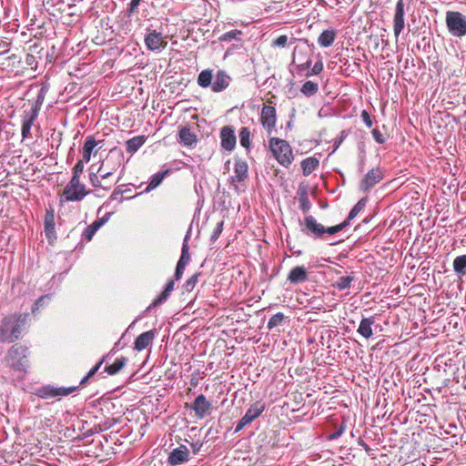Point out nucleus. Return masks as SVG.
Returning <instances> with one entry per match:
<instances>
[{
	"instance_id": "obj_60",
	"label": "nucleus",
	"mask_w": 466,
	"mask_h": 466,
	"mask_svg": "<svg viewBox=\"0 0 466 466\" xmlns=\"http://www.w3.org/2000/svg\"><path fill=\"white\" fill-rule=\"evenodd\" d=\"M190 446L192 448L193 453L197 454L202 447V442L196 441V442L191 443Z\"/></svg>"
},
{
	"instance_id": "obj_61",
	"label": "nucleus",
	"mask_w": 466,
	"mask_h": 466,
	"mask_svg": "<svg viewBox=\"0 0 466 466\" xmlns=\"http://www.w3.org/2000/svg\"><path fill=\"white\" fill-rule=\"evenodd\" d=\"M9 45L10 44L6 41H0V49H4L3 52L0 53V56L8 52Z\"/></svg>"
},
{
	"instance_id": "obj_13",
	"label": "nucleus",
	"mask_w": 466,
	"mask_h": 466,
	"mask_svg": "<svg viewBox=\"0 0 466 466\" xmlns=\"http://www.w3.org/2000/svg\"><path fill=\"white\" fill-rule=\"evenodd\" d=\"M211 407V402L203 394L198 395L190 405V409L194 410L198 419L208 416L210 413Z\"/></svg>"
},
{
	"instance_id": "obj_52",
	"label": "nucleus",
	"mask_w": 466,
	"mask_h": 466,
	"mask_svg": "<svg viewBox=\"0 0 466 466\" xmlns=\"http://www.w3.org/2000/svg\"><path fill=\"white\" fill-rule=\"evenodd\" d=\"M223 225H224L223 221H220L219 223H218L217 227L215 228V229L213 230V232L211 234V237H210L211 241L214 242L219 238L221 232L223 230Z\"/></svg>"
},
{
	"instance_id": "obj_57",
	"label": "nucleus",
	"mask_w": 466,
	"mask_h": 466,
	"mask_svg": "<svg viewBox=\"0 0 466 466\" xmlns=\"http://www.w3.org/2000/svg\"><path fill=\"white\" fill-rule=\"evenodd\" d=\"M141 0H131L128 4V15H131L137 9Z\"/></svg>"
},
{
	"instance_id": "obj_44",
	"label": "nucleus",
	"mask_w": 466,
	"mask_h": 466,
	"mask_svg": "<svg viewBox=\"0 0 466 466\" xmlns=\"http://www.w3.org/2000/svg\"><path fill=\"white\" fill-rule=\"evenodd\" d=\"M167 173H168V170L155 174L152 177L151 181L149 182L148 188H155L157 186H159L161 184L162 180L164 179L165 176Z\"/></svg>"
},
{
	"instance_id": "obj_28",
	"label": "nucleus",
	"mask_w": 466,
	"mask_h": 466,
	"mask_svg": "<svg viewBox=\"0 0 466 466\" xmlns=\"http://www.w3.org/2000/svg\"><path fill=\"white\" fill-rule=\"evenodd\" d=\"M146 139V136L144 135L137 136L128 139L126 142L127 153L134 154L135 152H137L138 148L145 144Z\"/></svg>"
},
{
	"instance_id": "obj_1",
	"label": "nucleus",
	"mask_w": 466,
	"mask_h": 466,
	"mask_svg": "<svg viewBox=\"0 0 466 466\" xmlns=\"http://www.w3.org/2000/svg\"><path fill=\"white\" fill-rule=\"evenodd\" d=\"M28 314H15L5 318L0 328V340L3 342H13L21 334V327L26 321Z\"/></svg>"
},
{
	"instance_id": "obj_18",
	"label": "nucleus",
	"mask_w": 466,
	"mask_h": 466,
	"mask_svg": "<svg viewBox=\"0 0 466 466\" xmlns=\"http://www.w3.org/2000/svg\"><path fill=\"white\" fill-rule=\"evenodd\" d=\"M156 337V329H151L141 333L134 342V350L142 351L152 344Z\"/></svg>"
},
{
	"instance_id": "obj_45",
	"label": "nucleus",
	"mask_w": 466,
	"mask_h": 466,
	"mask_svg": "<svg viewBox=\"0 0 466 466\" xmlns=\"http://www.w3.org/2000/svg\"><path fill=\"white\" fill-rule=\"evenodd\" d=\"M45 231H46V235L48 238H51L52 237H54L55 235V222H54V218L53 216H51V218L48 219V218H46V221H45Z\"/></svg>"
},
{
	"instance_id": "obj_20",
	"label": "nucleus",
	"mask_w": 466,
	"mask_h": 466,
	"mask_svg": "<svg viewBox=\"0 0 466 466\" xmlns=\"http://www.w3.org/2000/svg\"><path fill=\"white\" fill-rule=\"evenodd\" d=\"M97 146V142L94 136H88L86 138V141L84 143V147L82 148V159L88 163L91 159V155L94 154L95 156L97 154L98 150L96 149Z\"/></svg>"
},
{
	"instance_id": "obj_51",
	"label": "nucleus",
	"mask_w": 466,
	"mask_h": 466,
	"mask_svg": "<svg viewBox=\"0 0 466 466\" xmlns=\"http://www.w3.org/2000/svg\"><path fill=\"white\" fill-rule=\"evenodd\" d=\"M50 299V296L49 295H43L41 296L34 304L33 308H32V313L33 314H35L36 310L39 309V308L41 306H43L46 300H49Z\"/></svg>"
},
{
	"instance_id": "obj_6",
	"label": "nucleus",
	"mask_w": 466,
	"mask_h": 466,
	"mask_svg": "<svg viewBox=\"0 0 466 466\" xmlns=\"http://www.w3.org/2000/svg\"><path fill=\"white\" fill-rule=\"evenodd\" d=\"M446 25L450 33L454 36H464L466 35V16L457 11L446 13Z\"/></svg>"
},
{
	"instance_id": "obj_36",
	"label": "nucleus",
	"mask_w": 466,
	"mask_h": 466,
	"mask_svg": "<svg viewBox=\"0 0 466 466\" xmlns=\"http://www.w3.org/2000/svg\"><path fill=\"white\" fill-rule=\"evenodd\" d=\"M319 91V85L313 81H306L301 88L300 92L305 95L306 96H311L317 94Z\"/></svg>"
},
{
	"instance_id": "obj_38",
	"label": "nucleus",
	"mask_w": 466,
	"mask_h": 466,
	"mask_svg": "<svg viewBox=\"0 0 466 466\" xmlns=\"http://www.w3.org/2000/svg\"><path fill=\"white\" fill-rule=\"evenodd\" d=\"M243 33L240 30L234 29L229 32H227L223 35H221L218 37V41L220 42H230L232 40H238L239 41L241 39Z\"/></svg>"
},
{
	"instance_id": "obj_54",
	"label": "nucleus",
	"mask_w": 466,
	"mask_h": 466,
	"mask_svg": "<svg viewBox=\"0 0 466 466\" xmlns=\"http://www.w3.org/2000/svg\"><path fill=\"white\" fill-rule=\"evenodd\" d=\"M346 430V424L342 423L333 433L329 436V440H335L340 437Z\"/></svg>"
},
{
	"instance_id": "obj_26",
	"label": "nucleus",
	"mask_w": 466,
	"mask_h": 466,
	"mask_svg": "<svg viewBox=\"0 0 466 466\" xmlns=\"http://www.w3.org/2000/svg\"><path fill=\"white\" fill-rule=\"evenodd\" d=\"M174 286H175L174 280L173 279L168 280L165 287V289L153 300V302L149 306V309L155 308V307L162 304L163 302H165L167 299V298L169 297L170 293L173 291Z\"/></svg>"
},
{
	"instance_id": "obj_43",
	"label": "nucleus",
	"mask_w": 466,
	"mask_h": 466,
	"mask_svg": "<svg viewBox=\"0 0 466 466\" xmlns=\"http://www.w3.org/2000/svg\"><path fill=\"white\" fill-rule=\"evenodd\" d=\"M353 280V278L351 276H343V277H340L337 283H336V287L339 289V290H343V289H346L350 287L351 285V282Z\"/></svg>"
},
{
	"instance_id": "obj_39",
	"label": "nucleus",
	"mask_w": 466,
	"mask_h": 466,
	"mask_svg": "<svg viewBox=\"0 0 466 466\" xmlns=\"http://www.w3.org/2000/svg\"><path fill=\"white\" fill-rule=\"evenodd\" d=\"M367 201L368 198H363L360 199L350 211L349 216L345 221H349L350 223V220H352L365 208Z\"/></svg>"
},
{
	"instance_id": "obj_46",
	"label": "nucleus",
	"mask_w": 466,
	"mask_h": 466,
	"mask_svg": "<svg viewBox=\"0 0 466 466\" xmlns=\"http://www.w3.org/2000/svg\"><path fill=\"white\" fill-rule=\"evenodd\" d=\"M348 226H349V221H343L342 223L336 225V226L328 227V228L324 227V234H326V233L329 234V235L336 234L339 231L344 229Z\"/></svg>"
},
{
	"instance_id": "obj_29",
	"label": "nucleus",
	"mask_w": 466,
	"mask_h": 466,
	"mask_svg": "<svg viewBox=\"0 0 466 466\" xmlns=\"http://www.w3.org/2000/svg\"><path fill=\"white\" fill-rule=\"evenodd\" d=\"M336 37V33L333 29L329 30H324L318 38V43L322 47H329L330 46Z\"/></svg>"
},
{
	"instance_id": "obj_24",
	"label": "nucleus",
	"mask_w": 466,
	"mask_h": 466,
	"mask_svg": "<svg viewBox=\"0 0 466 466\" xmlns=\"http://www.w3.org/2000/svg\"><path fill=\"white\" fill-rule=\"evenodd\" d=\"M248 167L245 160L238 159L235 162L233 181L242 182L248 177Z\"/></svg>"
},
{
	"instance_id": "obj_33",
	"label": "nucleus",
	"mask_w": 466,
	"mask_h": 466,
	"mask_svg": "<svg viewBox=\"0 0 466 466\" xmlns=\"http://www.w3.org/2000/svg\"><path fill=\"white\" fill-rule=\"evenodd\" d=\"M453 269L460 277L466 275V255H461L453 260Z\"/></svg>"
},
{
	"instance_id": "obj_3",
	"label": "nucleus",
	"mask_w": 466,
	"mask_h": 466,
	"mask_svg": "<svg viewBox=\"0 0 466 466\" xmlns=\"http://www.w3.org/2000/svg\"><path fill=\"white\" fill-rule=\"evenodd\" d=\"M123 158L124 155L120 148L114 147L109 151L97 169V173H99L102 180L108 179L118 170L122 165Z\"/></svg>"
},
{
	"instance_id": "obj_9",
	"label": "nucleus",
	"mask_w": 466,
	"mask_h": 466,
	"mask_svg": "<svg viewBox=\"0 0 466 466\" xmlns=\"http://www.w3.org/2000/svg\"><path fill=\"white\" fill-rule=\"evenodd\" d=\"M266 405L261 400L255 401L246 411L245 415L238 420L235 431H241L246 425L252 422L264 411Z\"/></svg>"
},
{
	"instance_id": "obj_19",
	"label": "nucleus",
	"mask_w": 466,
	"mask_h": 466,
	"mask_svg": "<svg viewBox=\"0 0 466 466\" xmlns=\"http://www.w3.org/2000/svg\"><path fill=\"white\" fill-rule=\"evenodd\" d=\"M229 76L224 70H218L215 76V81L211 86V89L216 93L221 92L229 86Z\"/></svg>"
},
{
	"instance_id": "obj_14",
	"label": "nucleus",
	"mask_w": 466,
	"mask_h": 466,
	"mask_svg": "<svg viewBox=\"0 0 466 466\" xmlns=\"http://www.w3.org/2000/svg\"><path fill=\"white\" fill-rule=\"evenodd\" d=\"M145 44L148 50L156 51L167 46V38L159 32L153 31L145 37Z\"/></svg>"
},
{
	"instance_id": "obj_37",
	"label": "nucleus",
	"mask_w": 466,
	"mask_h": 466,
	"mask_svg": "<svg viewBox=\"0 0 466 466\" xmlns=\"http://www.w3.org/2000/svg\"><path fill=\"white\" fill-rule=\"evenodd\" d=\"M239 140H240V145L244 148L249 149V147L251 146V141H250V130L248 127H243L240 128Z\"/></svg>"
},
{
	"instance_id": "obj_5",
	"label": "nucleus",
	"mask_w": 466,
	"mask_h": 466,
	"mask_svg": "<svg viewBox=\"0 0 466 466\" xmlns=\"http://www.w3.org/2000/svg\"><path fill=\"white\" fill-rule=\"evenodd\" d=\"M27 348L21 344L12 346L5 357L10 368L16 370H25L26 367Z\"/></svg>"
},
{
	"instance_id": "obj_59",
	"label": "nucleus",
	"mask_w": 466,
	"mask_h": 466,
	"mask_svg": "<svg viewBox=\"0 0 466 466\" xmlns=\"http://www.w3.org/2000/svg\"><path fill=\"white\" fill-rule=\"evenodd\" d=\"M25 63L31 66V68H34L36 66V61H35V57L33 56V55H30V54H26L25 55Z\"/></svg>"
},
{
	"instance_id": "obj_62",
	"label": "nucleus",
	"mask_w": 466,
	"mask_h": 466,
	"mask_svg": "<svg viewBox=\"0 0 466 466\" xmlns=\"http://www.w3.org/2000/svg\"><path fill=\"white\" fill-rule=\"evenodd\" d=\"M184 273V269L178 268L177 266L176 267V271H175V279L176 280H179L181 278H182V275Z\"/></svg>"
},
{
	"instance_id": "obj_23",
	"label": "nucleus",
	"mask_w": 466,
	"mask_h": 466,
	"mask_svg": "<svg viewBox=\"0 0 466 466\" xmlns=\"http://www.w3.org/2000/svg\"><path fill=\"white\" fill-rule=\"evenodd\" d=\"M375 323V317L363 318L359 325L357 332L365 339L373 335L372 325Z\"/></svg>"
},
{
	"instance_id": "obj_32",
	"label": "nucleus",
	"mask_w": 466,
	"mask_h": 466,
	"mask_svg": "<svg viewBox=\"0 0 466 466\" xmlns=\"http://www.w3.org/2000/svg\"><path fill=\"white\" fill-rule=\"evenodd\" d=\"M35 117H36L35 114H33L30 116H26L24 117L23 122H22V129H21V134H22L23 139H25L31 136L30 131H31V127H32V125H33Z\"/></svg>"
},
{
	"instance_id": "obj_2",
	"label": "nucleus",
	"mask_w": 466,
	"mask_h": 466,
	"mask_svg": "<svg viewBox=\"0 0 466 466\" xmlns=\"http://www.w3.org/2000/svg\"><path fill=\"white\" fill-rule=\"evenodd\" d=\"M268 147L276 160L283 167H289L293 162L294 156L290 145L279 137H271Z\"/></svg>"
},
{
	"instance_id": "obj_27",
	"label": "nucleus",
	"mask_w": 466,
	"mask_h": 466,
	"mask_svg": "<svg viewBox=\"0 0 466 466\" xmlns=\"http://www.w3.org/2000/svg\"><path fill=\"white\" fill-rule=\"evenodd\" d=\"M319 166V161L315 157H309L301 161V168L304 176H309Z\"/></svg>"
},
{
	"instance_id": "obj_41",
	"label": "nucleus",
	"mask_w": 466,
	"mask_h": 466,
	"mask_svg": "<svg viewBox=\"0 0 466 466\" xmlns=\"http://www.w3.org/2000/svg\"><path fill=\"white\" fill-rule=\"evenodd\" d=\"M324 69V65L321 59H319L313 66V67L310 69H308V71L303 74V76L309 77L311 76H317L319 75Z\"/></svg>"
},
{
	"instance_id": "obj_17",
	"label": "nucleus",
	"mask_w": 466,
	"mask_h": 466,
	"mask_svg": "<svg viewBox=\"0 0 466 466\" xmlns=\"http://www.w3.org/2000/svg\"><path fill=\"white\" fill-rule=\"evenodd\" d=\"M189 460V451L186 445L174 449L168 455L167 461L171 466L184 463Z\"/></svg>"
},
{
	"instance_id": "obj_63",
	"label": "nucleus",
	"mask_w": 466,
	"mask_h": 466,
	"mask_svg": "<svg viewBox=\"0 0 466 466\" xmlns=\"http://www.w3.org/2000/svg\"><path fill=\"white\" fill-rule=\"evenodd\" d=\"M345 136H346V132L344 130L341 131L339 137L338 139H336V141H335L336 148L343 141Z\"/></svg>"
},
{
	"instance_id": "obj_53",
	"label": "nucleus",
	"mask_w": 466,
	"mask_h": 466,
	"mask_svg": "<svg viewBox=\"0 0 466 466\" xmlns=\"http://www.w3.org/2000/svg\"><path fill=\"white\" fill-rule=\"evenodd\" d=\"M372 137L374 140L379 144H383L386 141L385 136L377 128L372 129L371 131Z\"/></svg>"
},
{
	"instance_id": "obj_7",
	"label": "nucleus",
	"mask_w": 466,
	"mask_h": 466,
	"mask_svg": "<svg viewBox=\"0 0 466 466\" xmlns=\"http://www.w3.org/2000/svg\"><path fill=\"white\" fill-rule=\"evenodd\" d=\"M292 63L298 74L303 76L312 65V53L306 47L296 46L293 51Z\"/></svg>"
},
{
	"instance_id": "obj_64",
	"label": "nucleus",
	"mask_w": 466,
	"mask_h": 466,
	"mask_svg": "<svg viewBox=\"0 0 466 466\" xmlns=\"http://www.w3.org/2000/svg\"><path fill=\"white\" fill-rule=\"evenodd\" d=\"M121 193V190L118 189V188H116L113 192V194L111 195V198L112 199H115L116 198V196L119 195Z\"/></svg>"
},
{
	"instance_id": "obj_21",
	"label": "nucleus",
	"mask_w": 466,
	"mask_h": 466,
	"mask_svg": "<svg viewBox=\"0 0 466 466\" xmlns=\"http://www.w3.org/2000/svg\"><path fill=\"white\" fill-rule=\"evenodd\" d=\"M297 198L299 204V208L308 213L311 208V203L309 198V188L306 185H299L297 191Z\"/></svg>"
},
{
	"instance_id": "obj_12",
	"label": "nucleus",
	"mask_w": 466,
	"mask_h": 466,
	"mask_svg": "<svg viewBox=\"0 0 466 466\" xmlns=\"http://www.w3.org/2000/svg\"><path fill=\"white\" fill-rule=\"evenodd\" d=\"M301 231L308 236L322 238L324 236V226L318 223L316 218L309 215L305 217Z\"/></svg>"
},
{
	"instance_id": "obj_8",
	"label": "nucleus",
	"mask_w": 466,
	"mask_h": 466,
	"mask_svg": "<svg viewBox=\"0 0 466 466\" xmlns=\"http://www.w3.org/2000/svg\"><path fill=\"white\" fill-rule=\"evenodd\" d=\"M76 387H55L52 385H45L38 388L35 391V395L41 399L48 400L62 396H67L74 392Z\"/></svg>"
},
{
	"instance_id": "obj_42",
	"label": "nucleus",
	"mask_w": 466,
	"mask_h": 466,
	"mask_svg": "<svg viewBox=\"0 0 466 466\" xmlns=\"http://www.w3.org/2000/svg\"><path fill=\"white\" fill-rule=\"evenodd\" d=\"M199 276H200V273H199V272L195 273L194 275H192V276H191V277H190V278L186 281V283H185V285H184V289H185V291H187V292H191V291L195 289V287H196L197 283L198 282V278H199Z\"/></svg>"
},
{
	"instance_id": "obj_48",
	"label": "nucleus",
	"mask_w": 466,
	"mask_h": 466,
	"mask_svg": "<svg viewBox=\"0 0 466 466\" xmlns=\"http://www.w3.org/2000/svg\"><path fill=\"white\" fill-rule=\"evenodd\" d=\"M86 162L83 159L78 160L74 167L72 168V177L80 178L84 172V164Z\"/></svg>"
},
{
	"instance_id": "obj_34",
	"label": "nucleus",
	"mask_w": 466,
	"mask_h": 466,
	"mask_svg": "<svg viewBox=\"0 0 466 466\" xmlns=\"http://www.w3.org/2000/svg\"><path fill=\"white\" fill-rule=\"evenodd\" d=\"M99 173L96 172H90L89 173V181H90V184L94 187H99V188H103L104 190H109L111 189V187H113V184H106V185H104L103 184V180L102 178L98 176Z\"/></svg>"
},
{
	"instance_id": "obj_58",
	"label": "nucleus",
	"mask_w": 466,
	"mask_h": 466,
	"mask_svg": "<svg viewBox=\"0 0 466 466\" xmlns=\"http://www.w3.org/2000/svg\"><path fill=\"white\" fill-rule=\"evenodd\" d=\"M6 120L3 116H0V143L3 141V134L5 132V127L7 126Z\"/></svg>"
},
{
	"instance_id": "obj_15",
	"label": "nucleus",
	"mask_w": 466,
	"mask_h": 466,
	"mask_svg": "<svg viewBox=\"0 0 466 466\" xmlns=\"http://www.w3.org/2000/svg\"><path fill=\"white\" fill-rule=\"evenodd\" d=\"M221 147L227 151H232L237 143L235 129L232 126H224L220 130Z\"/></svg>"
},
{
	"instance_id": "obj_55",
	"label": "nucleus",
	"mask_w": 466,
	"mask_h": 466,
	"mask_svg": "<svg viewBox=\"0 0 466 466\" xmlns=\"http://www.w3.org/2000/svg\"><path fill=\"white\" fill-rule=\"evenodd\" d=\"M5 60L8 62L7 66H15L16 65L20 64L21 57L17 56L16 54H13L5 58Z\"/></svg>"
},
{
	"instance_id": "obj_4",
	"label": "nucleus",
	"mask_w": 466,
	"mask_h": 466,
	"mask_svg": "<svg viewBox=\"0 0 466 466\" xmlns=\"http://www.w3.org/2000/svg\"><path fill=\"white\" fill-rule=\"evenodd\" d=\"M85 184L80 181V178L71 177L69 182L64 188L60 197L61 202H75L81 201L86 196L88 195Z\"/></svg>"
},
{
	"instance_id": "obj_30",
	"label": "nucleus",
	"mask_w": 466,
	"mask_h": 466,
	"mask_svg": "<svg viewBox=\"0 0 466 466\" xmlns=\"http://www.w3.org/2000/svg\"><path fill=\"white\" fill-rule=\"evenodd\" d=\"M105 219L104 218H97L96 219L92 224L87 226V228L85 229L83 236L87 240L90 241L95 233L104 225Z\"/></svg>"
},
{
	"instance_id": "obj_47",
	"label": "nucleus",
	"mask_w": 466,
	"mask_h": 466,
	"mask_svg": "<svg viewBox=\"0 0 466 466\" xmlns=\"http://www.w3.org/2000/svg\"><path fill=\"white\" fill-rule=\"evenodd\" d=\"M105 359L103 358L98 363H96L89 371L88 373L80 381V385H85L87 380H89V378H91L92 376H94L97 370L100 369L101 365L103 364Z\"/></svg>"
},
{
	"instance_id": "obj_49",
	"label": "nucleus",
	"mask_w": 466,
	"mask_h": 466,
	"mask_svg": "<svg viewBox=\"0 0 466 466\" xmlns=\"http://www.w3.org/2000/svg\"><path fill=\"white\" fill-rule=\"evenodd\" d=\"M289 38L286 35L278 36L271 42L272 47H285L288 45Z\"/></svg>"
},
{
	"instance_id": "obj_50",
	"label": "nucleus",
	"mask_w": 466,
	"mask_h": 466,
	"mask_svg": "<svg viewBox=\"0 0 466 466\" xmlns=\"http://www.w3.org/2000/svg\"><path fill=\"white\" fill-rule=\"evenodd\" d=\"M188 250H189L188 245H187V241L185 240L183 247H182V251H181V256H180L179 261L184 262L186 265H187L190 260V255H189Z\"/></svg>"
},
{
	"instance_id": "obj_35",
	"label": "nucleus",
	"mask_w": 466,
	"mask_h": 466,
	"mask_svg": "<svg viewBox=\"0 0 466 466\" xmlns=\"http://www.w3.org/2000/svg\"><path fill=\"white\" fill-rule=\"evenodd\" d=\"M212 70L210 69H205L201 71L198 76V84L201 87H208L211 86L212 82Z\"/></svg>"
},
{
	"instance_id": "obj_40",
	"label": "nucleus",
	"mask_w": 466,
	"mask_h": 466,
	"mask_svg": "<svg viewBox=\"0 0 466 466\" xmlns=\"http://www.w3.org/2000/svg\"><path fill=\"white\" fill-rule=\"evenodd\" d=\"M285 319V316L283 313H276L274 314L268 320L267 327L268 329H272L278 326H280Z\"/></svg>"
},
{
	"instance_id": "obj_22",
	"label": "nucleus",
	"mask_w": 466,
	"mask_h": 466,
	"mask_svg": "<svg viewBox=\"0 0 466 466\" xmlns=\"http://www.w3.org/2000/svg\"><path fill=\"white\" fill-rule=\"evenodd\" d=\"M287 279L291 284L305 282L308 279V271L304 266H297L291 268Z\"/></svg>"
},
{
	"instance_id": "obj_56",
	"label": "nucleus",
	"mask_w": 466,
	"mask_h": 466,
	"mask_svg": "<svg viewBox=\"0 0 466 466\" xmlns=\"http://www.w3.org/2000/svg\"><path fill=\"white\" fill-rule=\"evenodd\" d=\"M360 116L368 127H372L373 122H372L371 117L367 110H362Z\"/></svg>"
},
{
	"instance_id": "obj_16",
	"label": "nucleus",
	"mask_w": 466,
	"mask_h": 466,
	"mask_svg": "<svg viewBox=\"0 0 466 466\" xmlns=\"http://www.w3.org/2000/svg\"><path fill=\"white\" fill-rule=\"evenodd\" d=\"M404 2L403 0H398L395 7V13L393 16V32L396 37L403 31L405 26L404 19Z\"/></svg>"
},
{
	"instance_id": "obj_10",
	"label": "nucleus",
	"mask_w": 466,
	"mask_h": 466,
	"mask_svg": "<svg viewBox=\"0 0 466 466\" xmlns=\"http://www.w3.org/2000/svg\"><path fill=\"white\" fill-rule=\"evenodd\" d=\"M277 120V110L275 106L264 105L261 108L259 121L268 134L275 129Z\"/></svg>"
},
{
	"instance_id": "obj_11",
	"label": "nucleus",
	"mask_w": 466,
	"mask_h": 466,
	"mask_svg": "<svg viewBox=\"0 0 466 466\" xmlns=\"http://www.w3.org/2000/svg\"><path fill=\"white\" fill-rule=\"evenodd\" d=\"M384 177L383 170L380 167L371 168L360 183V188L363 192H369L375 185Z\"/></svg>"
},
{
	"instance_id": "obj_25",
	"label": "nucleus",
	"mask_w": 466,
	"mask_h": 466,
	"mask_svg": "<svg viewBox=\"0 0 466 466\" xmlns=\"http://www.w3.org/2000/svg\"><path fill=\"white\" fill-rule=\"evenodd\" d=\"M179 142L187 147H192L197 144V135L191 131L188 127H183L179 130Z\"/></svg>"
},
{
	"instance_id": "obj_31",
	"label": "nucleus",
	"mask_w": 466,
	"mask_h": 466,
	"mask_svg": "<svg viewBox=\"0 0 466 466\" xmlns=\"http://www.w3.org/2000/svg\"><path fill=\"white\" fill-rule=\"evenodd\" d=\"M127 361V359L126 357H121L119 359H116L114 361V363L105 367V371L108 375H116L126 366Z\"/></svg>"
}]
</instances>
